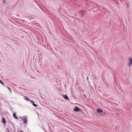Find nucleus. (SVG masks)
<instances>
[{
  "mask_svg": "<svg viewBox=\"0 0 132 132\" xmlns=\"http://www.w3.org/2000/svg\"><path fill=\"white\" fill-rule=\"evenodd\" d=\"M20 118H21L25 124H26L27 121V117L26 116H24L22 117H20Z\"/></svg>",
  "mask_w": 132,
  "mask_h": 132,
  "instance_id": "f257e3e1",
  "label": "nucleus"
},
{
  "mask_svg": "<svg viewBox=\"0 0 132 132\" xmlns=\"http://www.w3.org/2000/svg\"><path fill=\"white\" fill-rule=\"evenodd\" d=\"M73 110L76 112L80 111V112L82 111L79 108L76 106L74 108Z\"/></svg>",
  "mask_w": 132,
  "mask_h": 132,
  "instance_id": "f03ea898",
  "label": "nucleus"
},
{
  "mask_svg": "<svg viewBox=\"0 0 132 132\" xmlns=\"http://www.w3.org/2000/svg\"><path fill=\"white\" fill-rule=\"evenodd\" d=\"M128 66L130 67L132 65V59L130 58L129 61Z\"/></svg>",
  "mask_w": 132,
  "mask_h": 132,
  "instance_id": "7ed1b4c3",
  "label": "nucleus"
},
{
  "mask_svg": "<svg viewBox=\"0 0 132 132\" xmlns=\"http://www.w3.org/2000/svg\"><path fill=\"white\" fill-rule=\"evenodd\" d=\"M85 12V11L81 10L79 11V13L81 14V17H83L84 16V13Z\"/></svg>",
  "mask_w": 132,
  "mask_h": 132,
  "instance_id": "20e7f679",
  "label": "nucleus"
},
{
  "mask_svg": "<svg viewBox=\"0 0 132 132\" xmlns=\"http://www.w3.org/2000/svg\"><path fill=\"white\" fill-rule=\"evenodd\" d=\"M62 96L66 100H69V98L66 95H63Z\"/></svg>",
  "mask_w": 132,
  "mask_h": 132,
  "instance_id": "39448f33",
  "label": "nucleus"
},
{
  "mask_svg": "<svg viewBox=\"0 0 132 132\" xmlns=\"http://www.w3.org/2000/svg\"><path fill=\"white\" fill-rule=\"evenodd\" d=\"M96 111L97 112L99 113H101L103 112V110H102L101 109L99 108H98V109H96Z\"/></svg>",
  "mask_w": 132,
  "mask_h": 132,
  "instance_id": "423d86ee",
  "label": "nucleus"
},
{
  "mask_svg": "<svg viewBox=\"0 0 132 132\" xmlns=\"http://www.w3.org/2000/svg\"><path fill=\"white\" fill-rule=\"evenodd\" d=\"M13 117L16 119H18V118L17 116L15 113H14L13 114Z\"/></svg>",
  "mask_w": 132,
  "mask_h": 132,
  "instance_id": "0eeeda50",
  "label": "nucleus"
},
{
  "mask_svg": "<svg viewBox=\"0 0 132 132\" xmlns=\"http://www.w3.org/2000/svg\"><path fill=\"white\" fill-rule=\"evenodd\" d=\"M28 97L26 96V97H25L24 98V100L28 101H31V100Z\"/></svg>",
  "mask_w": 132,
  "mask_h": 132,
  "instance_id": "6e6552de",
  "label": "nucleus"
},
{
  "mask_svg": "<svg viewBox=\"0 0 132 132\" xmlns=\"http://www.w3.org/2000/svg\"><path fill=\"white\" fill-rule=\"evenodd\" d=\"M31 102L32 104V105L34 106L35 107H37V105L36 104L34 103V102L32 101L31 100V101H30Z\"/></svg>",
  "mask_w": 132,
  "mask_h": 132,
  "instance_id": "1a4fd4ad",
  "label": "nucleus"
},
{
  "mask_svg": "<svg viewBox=\"0 0 132 132\" xmlns=\"http://www.w3.org/2000/svg\"><path fill=\"white\" fill-rule=\"evenodd\" d=\"M2 122L4 124H5L6 123V121L5 119V118H3V117H2Z\"/></svg>",
  "mask_w": 132,
  "mask_h": 132,
  "instance_id": "9d476101",
  "label": "nucleus"
},
{
  "mask_svg": "<svg viewBox=\"0 0 132 132\" xmlns=\"http://www.w3.org/2000/svg\"><path fill=\"white\" fill-rule=\"evenodd\" d=\"M6 87L9 90V91H10V92L11 93L12 92V91H11V90L10 87Z\"/></svg>",
  "mask_w": 132,
  "mask_h": 132,
  "instance_id": "9b49d317",
  "label": "nucleus"
},
{
  "mask_svg": "<svg viewBox=\"0 0 132 132\" xmlns=\"http://www.w3.org/2000/svg\"><path fill=\"white\" fill-rule=\"evenodd\" d=\"M0 83L1 84L3 85H4V84L1 81V80L0 79Z\"/></svg>",
  "mask_w": 132,
  "mask_h": 132,
  "instance_id": "f8f14e48",
  "label": "nucleus"
},
{
  "mask_svg": "<svg viewBox=\"0 0 132 132\" xmlns=\"http://www.w3.org/2000/svg\"><path fill=\"white\" fill-rule=\"evenodd\" d=\"M3 3H4V4H5V3L6 2L5 0H3Z\"/></svg>",
  "mask_w": 132,
  "mask_h": 132,
  "instance_id": "ddd939ff",
  "label": "nucleus"
},
{
  "mask_svg": "<svg viewBox=\"0 0 132 132\" xmlns=\"http://www.w3.org/2000/svg\"><path fill=\"white\" fill-rule=\"evenodd\" d=\"M83 95L86 97V96H87L85 94H83Z\"/></svg>",
  "mask_w": 132,
  "mask_h": 132,
  "instance_id": "4468645a",
  "label": "nucleus"
},
{
  "mask_svg": "<svg viewBox=\"0 0 132 132\" xmlns=\"http://www.w3.org/2000/svg\"><path fill=\"white\" fill-rule=\"evenodd\" d=\"M8 132H10V130H9V129H8Z\"/></svg>",
  "mask_w": 132,
  "mask_h": 132,
  "instance_id": "2eb2a0df",
  "label": "nucleus"
}]
</instances>
